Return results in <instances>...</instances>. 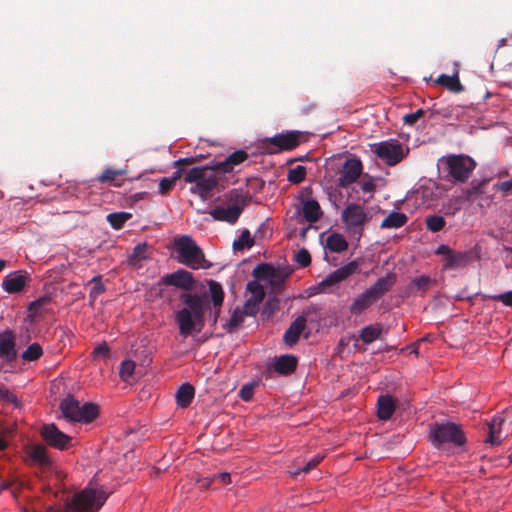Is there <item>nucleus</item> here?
Listing matches in <instances>:
<instances>
[{"label":"nucleus","mask_w":512,"mask_h":512,"mask_svg":"<svg viewBox=\"0 0 512 512\" xmlns=\"http://www.w3.org/2000/svg\"><path fill=\"white\" fill-rule=\"evenodd\" d=\"M439 165L446 172L445 178L456 183H465L470 178L476 168V162L473 158L464 154H451L443 156L439 160Z\"/></svg>","instance_id":"nucleus-5"},{"label":"nucleus","mask_w":512,"mask_h":512,"mask_svg":"<svg viewBox=\"0 0 512 512\" xmlns=\"http://www.w3.org/2000/svg\"><path fill=\"white\" fill-rule=\"evenodd\" d=\"M488 184V180H473L470 184V187L464 189L462 191L461 198L464 201H474L478 198L480 194L484 193V188Z\"/></svg>","instance_id":"nucleus-27"},{"label":"nucleus","mask_w":512,"mask_h":512,"mask_svg":"<svg viewBox=\"0 0 512 512\" xmlns=\"http://www.w3.org/2000/svg\"><path fill=\"white\" fill-rule=\"evenodd\" d=\"M395 283L396 275L394 273H388L385 277L379 278L375 284L353 300L350 306V312L355 315L361 314L385 295Z\"/></svg>","instance_id":"nucleus-6"},{"label":"nucleus","mask_w":512,"mask_h":512,"mask_svg":"<svg viewBox=\"0 0 512 512\" xmlns=\"http://www.w3.org/2000/svg\"><path fill=\"white\" fill-rule=\"evenodd\" d=\"M503 420L500 418H494L489 424V432L486 442L491 444L492 446L498 445L501 442L500 433L496 430V426L500 427Z\"/></svg>","instance_id":"nucleus-38"},{"label":"nucleus","mask_w":512,"mask_h":512,"mask_svg":"<svg viewBox=\"0 0 512 512\" xmlns=\"http://www.w3.org/2000/svg\"><path fill=\"white\" fill-rule=\"evenodd\" d=\"M408 217L405 213L393 211L381 222V229H397L406 224Z\"/></svg>","instance_id":"nucleus-28"},{"label":"nucleus","mask_w":512,"mask_h":512,"mask_svg":"<svg viewBox=\"0 0 512 512\" xmlns=\"http://www.w3.org/2000/svg\"><path fill=\"white\" fill-rule=\"evenodd\" d=\"M215 480H220L223 484L227 485L231 482V476L229 473H219L217 475H214Z\"/></svg>","instance_id":"nucleus-62"},{"label":"nucleus","mask_w":512,"mask_h":512,"mask_svg":"<svg viewBox=\"0 0 512 512\" xmlns=\"http://www.w3.org/2000/svg\"><path fill=\"white\" fill-rule=\"evenodd\" d=\"M27 455L31 465L46 469L52 466V460L47 454L45 446L40 444L31 445L27 448Z\"/></svg>","instance_id":"nucleus-19"},{"label":"nucleus","mask_w":512,"mask_h":512,"mask_svg":"<svg viewBox=\"0 0 512 512\" xmlns=\"http://www.w3.org/2000/svg\"><path fill=\"white\" fill-rule=\"evenodd\" d=\"M495 301L503 303L505 306L512 307V290L490 297Z\"/></svg>","instance_id":"nucleus-54"},{"label":"nucleus","mask_w":512,"mask_h":512,"mask_svg":"<svg viewBox=\"0 0 512 512\" xmlns=\"http://www.w3.org/2000/svg\"><path fill=\"white\" fill-rule=\"evenodd\" d=\"M228 201L230 206L238 207L242 213L243 209L249 204L251 195L248 191L243 192L238 189H233L228 193Z\"/></svg>","instance_id":"nucleus-29"},{"label":"nucleus","mask_w":512,"mask_h":512,"mask_svg":"<svg viewBox=\"0 0 512 512\" xmlns=\"http://www.w3.org/2000/svg\"><path fill=\"white\" fill-rule=\"evenodd\" d=\"M275 374L288 375V354L275 357L274 361L268 365L263 373L266 379L273 378Z\"/></svg>","instance_id":"nucleus-24"},{"label":"nucleus","mask_w":512,"mask_h":512,"mask_svg":"<svg viewBox=\"0 0 512 512\" xmlns=\"http://www.w3.org/2000/svg\"><path fill=\"white\" fill-rule=\"evenodd\" d=\"M308 159V154L304 156L290 158V166H292L295 162L304 161Z\"/></svg>","instance_id":"nucleus-64"},{"label":"nucleus","mask_w":512,"mask_h":512,"mask_svg":"<svg viewBox=\"0 0 512 512\" xmlns=\"http://www.w3.org/2000/svg\"><path fill=\"white\" fill-rule=\"evenodd\" d=\"M425 115V111L423 109H418L413 113H409L403 116L404 124L408 126H413L421 117Z\"/></svg>","instance_id":"nucleus-53"},{"label":"nucleus","mask_w":512,"mask_h":512,"mask_svg":"<svg viewBox=\"0 0 512 512\" xmlns=\"http://www.w3.org/2000/svg\"><path fill=\"white\" fill-rule=\"evenodd\" d=\"M244 316H247L246 313H244V308L242 310H234L229 321L224 325L226 331L228 333L235 331L243 323Z\"/></svg>","instance_id":"nucleus-36"},{"label":"nucleus","mask_w":512,"mask_h":512,"mask_svg":"<svg viewBox=\"0 0 512 512\" xmlns=\"http://www.w3.org/2000/svg\"><path fill=\"white\" fill-rule=\"evenodd\" d=\"M253 244L254 238L251 236L250 231L245 229L241 232L239 238L233 242V249L235 251H242L251 248Z\"/></svg>","instance_id":"nucleus-35"},{"label":"nucleus","mask_w":512,"mask_h":512,"mask_svg":"<svg viewBox=\"0 0 512 512\" xmlns=\"http://www.w3.org/2000/svg\"><path fill=\"white\" fill-rule=\"evenodd\" d=\"M0 358L8 363H12L17 359L15 334L11 330H5L0 333Z\"/></svg>","instance_id":"nucleus-17"},{"label":"nucleus","mask_w":512,"mask_h":512,"mask_svg":"<svg viewBox=\"0 0 512 512\" xmlns=\"http://www.w3.org/2000/svg\"><path fill=\"white\" fill-rule=\"evenodd\" d=\"M306 327V317L299 316L290 324V347L299 339Z\"/></svg>","instance_id":"nucleus-34"},{"label":"nucleus","mask_w":512,"mask_h":512,"mask_svg":"<svg viewBox=\"0 0 512 512\" xmlns=\"http://www.w3.org/2000/svg\"><path fill=\"white\" fill-rule=\"evenodd\" d=\"M382 333V325L379 323L371 324L364 327L360 333V339L365 344H370L380 337Z\"/></svg>","instance_id":"nucleus-32"},{"label":"nucleus","mask_w":512,"mask_h":512,"mask_svg":"<svg viewBox=\"0 0 512 512\" xmlns=\"http://www.w3.org/2000/svg\"><path fill=\"white\" fill-rule=\"evenodd\" d=\"M453 251L454 250H452L449 246L442 244L436 249L435 253L437 255H444L445 259H447L448 255H450Z\"/></svg>","instance_id":"nucleus-60"},{"label":"nucleus","mask_w":512,"mask_h":512,"mask_svg":"<svg viewBox=\"0 0 512 512\" xmlns=\"http://www.w3.org/2000/svg\"><path fill=\"white\" fill-rule=\"evenodd\" d=\"M40 434L49 446L58 450L67 449L71 441V437L59 430L54 423L43 425Z\"/></svg>","instance_id":"nucleus-12"},{"label":"nucleus","mask_w":512,"mask_h":512,"mask_svg":"<svg viewBox=\"0 0 512 512\" xmlns=\"http://www.w3.org/2000/svg\"><path fill=\"white\" fill-rule=\"evenodd\" d=\"M326 248L331 252L341 253L348 248V243L342 234L332 233L326 238Z\"/></svg>","instance_id":"nucleus-31"},{"label":"nucleus","mask_w":512,"mask_h":512,"mask_svg":"<svg viewBox=\"0 0 512 512\" xmlns=\"http://www.w3.org/2000/svg\"><path fill=\"white\" fill-rule=\"evenodd\" d=\"M180 300L185 307L177 311L175 315L176 322L179 326V333L183 337H187L199 326L198 331L204 325L205 310L209 307L206 295H198L192 293L182 294Z\"/></svg>","instance_id":"nucleus-2"},{"label":"nucleus","mask_w":512,"mask_h":512,"mask_svg":"<svg viewBox=\"0 0 512 512\" xmlns=\"http://www.w3.org/2000/svg\"><path fill=\"white\" fill-rule=\"evenodd\" d=\"M436 83L455 93H460L464 90L457 73L451 76L441 74L438 76Z\"/></svg>","instance_id":"nucleus-30"},{"label":"nucleus","mask_w":512,"mask_h":512,"mask_svg":"<svg viewBox=\"0 0 512 512\" xmlns=\"http://www.w3.org/2000/svg\"><path fill=\"white\" fill-rule=\"evenodd\" d=\"M135 367H136V364L134 361L124 360L120 365V370H119L120 378L123 381H128L132 377V375L135 371Z\"/></svg>","instance_id":"nucleus-47"},{"label":"nucleus","mask_w":512,"mask_h":512,"mask_svg":"<svg viewBox=\"0 0 512 512\" xmlns=\"http://www.w3.org/2000/svg\"><path fill=\"white\" fill-rule=\"evenodd\" d=\"M146 251H147V245L145 243L137 244L134 247L132 254L129 256L130 263L133 265H137L142 260L146 259L147 258Z\"/></svg>","instance_id":"nucleus-43"},{"label":"nucleus","mask_w":512,"mask_h":512,"mask_svg":"<svg viewBox=\"0 0 512 512\" xmlns=\"http://www.w3.org/2000/svg\"><path fill=\"white\" fill-rule=\"evenodd\" d=\"M472 261L470 251H453L448 258L444 260V269H460L466 267Z\"/></svg>","instance_id":"nucleus-21"},{"label":"nucleus","mask_w":512,"mask_h":512,"mask_svg":"<svg viewBox=\"0 0 512 512\" xmlns=\"http://www.w3.org/2000/svg\"><path fill=\"white\" fill-rule=\"evenodd\" d=\"M321 214V207L316 200L311 199L302 202V215L309 223L318 221Z\"/></svg>","instance_id":"nucleus-26"},{"label":"nucleus","mask_w":512,"mask_h":512,"mask_svg":"<svg viewBox=\"0 0 512 512\" xmlns=\"http://www.w3.org/2000/svg\"><path fill=\"white\" fill-rule=\"evenodd\" d=\"M215 481V477H204V478H201L198 480V482L200 483V487L203 488V489H208L210 488L211 484Z\"/></svg>","instance_id":"nucleus-61"},{"label":"nucleus","mask_w":512,"mask_h":512,"mask_svg":"<svg viewBox=\"0 0 512 512\" xmlns=\"http://www.w3.org/2000/svg\"><path fill=\"white\" fill-rule=\"evenodd\" d=\"M125 174L124 170L114 169V168H106L97 178L96 180L100 183H112L116 180L118 176H122Z\"/></svg>","instance_id":"nucleus-40"},{"label":"nucleus","mask_w":512,"mask_h":512,"mask_svg":"<svg viewBox=\"0 0 512 512\" xmlns=\"http://www.w3.org/2000/svg\"><path fill=\"white\" fill-rule=\"evenodd\" d=\"M298 359L296 356L290 354V373H292L297 367Z\"/></svg>","instance_id":"nucleus-63"},{"label":"nucleus","mask_w":512,"mask_h":512,"mask_svg":"<svg viewBox=\"0 0 512 512\" xmlns=\"http://www.w3.org/2000/svg\"><path fill=\"white\" fill-rule=\"evenodd\" d=\"M217 171L216 165L213 167H193L185 172L184 181L186 183H194L195 185L190 188V192L199 195L205 200L218 185L219 177Z\"/></svg>","instance_id":"nucleus-3"},{"label":"nucleus","mask_w":512,"mask_h":512,"mask_svg":"<svg viewBox=\"0 0 512 512\" xmlns=\"http://www.w3.org/2000/svg\"><path fill=\"white\" fill-rule=\"evenodd\" d=\"M109 351L110 350L108 345L103 342L94 348L92 355L94 358H106L109 354Z\"/></svg>","instance_id":"nucleus-56"},{"label":"nucleus","mask_w":512,"mask_h":512,"mask_svg":"<svg viewBox=\"0 0 512 512\" xmlns=\"http://www.w3.org/2000/svg\"><path fill=\"white\" fill-rule=\"evenodd\" d=\"M307 140V135L301 131H290V150L296 148L300 143Z\"/></svg>","instance_id":"nucleus-52"},{"label":"nucleus","mask_w":512,"mask_h":512,"mask_svg":"<svg viewBox=\"0 0 512 512\" xmlns=\"http://www.w3.org/2000/svg\"><path fill=\"white\" fill-rule=\"evenodd\" d=\"M107 496L104 491L85 488L75 493L64 503L65 512H97L105 503Z\"/></svg>","instance_id":"nucleus-8"},{"label":"nucleus","mask_w":512,"mask_h":512,"mask_svg":"<svg viewBox=\"0 0 512 512\" xmlns=\"http://www.w3.org/2000/svg\"><path fill=\"white\" fill-rule=\"evenodd\" d=\"M342 220L347 230L360 238L363 234L365 223L368 221L364 208L356 203H349L342 211Z\"/></svg>","instance_id":"nucleus-10"},{"label":"nucleus","mask_w":512,"mask_h":512,"mask_svg":"<svg viewBox=\"0 0 512 512\" xmlns=\"http://www.w3.org/2000/svg\"><path fill=\"white\" fill-rule=\"evenodd\" d=\"M43 354V350L38 343H33L27 347L22 353L21 357L24 361H35L39 359Z\"/></svg>","instance_id":"nucleus-42"},{"label":"nucleus","mask_w":512,"mask_h":512,"mask_svg":"<svg viewBox=\"0 0 512 512\" xmlns=\"http://www.w3.org/2000/svg\"><path fill=\"white\" fill-rule=\"evenodd\" d=\"M376 188L375 182L372 177L367 176L363 179L361 189L363 192L372 193Z\"/></svg>","instance_id":"nucleus-58"},{"label":"nucleus","mask_w":512,"mask_h":512,"mask_svg":"<svg viewBox=\"0 0 512 512\" xmlns=\"http://www.w3.org/2000/svg\"><path fill=\"white\" fill-rule=\"evenodd\" d=\"M209 294L214 308H219L223 304L224 291L220 283L214 280L208 282Z\"/></svg>","instance_id":"nucleus-33"},{"label":"nucleus","mask_w":512,"mask_h":512,"mask_svg":"<svg viewBox=\"0 0 512 512\" xmlns=\"http://www.w3.org/2000/svg\"><path fill=\"white\" fill-rule=\"evenodd\" d=\"M0 399L4 403L13 404L15 407H18L19 401L17 396L12 393L8 388H6L3 384H0Z\"/></svg>","instance_id":"nucleus-48"},{"label":"nucleus","mask_w":512,"mask_h":512,"mask_svg":"<svg viewBox=\"0 0 512 512\" xmlns=\"http://www.w3.org/2000/svg\"><path fill=\"white\" fill-rule=\"evenodd\" d=\"M426 227L431 232H439L441 231L445 225V219L440 215H430L425 219Z\"/></svg>","instance_id":"nucleus-39"},{"label":"nucleus","mask_w":512,"mask_h":512,"mask_svg":"<svg viewBox=\"0 0 512 512\" xmlns=\"http://www.w3.org/2000/svg\"><path fill=\"white\" fill-rule=\"evenodd\" d=\"M60 409L68 421L91 423L99 415V407L91 402L80 404L73 396L68 395L60 403Z\"/></svg>","instance_id":"nucleus-9"},{"label":"nucleus","mask_w":512,"mask_h":512,"mask_svg":"<svg viewBox=\"0 0 512 512\" xmlns=\"http://www.w3.org/2000/svg\"><path fill=\"white\" fill-rule=\"evenodd\" d=\"M429 440L436 448L445 444L461 447L466 443V435L454 422H435L429 425Z\"/></svg>","instance_id":"nucleus-7"},{"label":"nucleus","mask_w":512,"mask_h":512,"mask_svg":"<svg viewBox=\"0 0 512 512\" xmlns=\"http://www.w3.org/2000/svg\"><path fill=\"white\" fill-rule=\"evenodd\" d=\"M174 185V180H171L170 178H162L159 182V193L161 195H166L173 189Z\"/></svg>","instance_id":"nucleus-55"},{"label":"nucleus","mask_w":512,"mask_h":512,"mask_svg":"<svg viewBox=\"0 0 512 512\" xmlns=\"http://www.w3.org/2000/svg\"><path fill=\"white\" fill-rule=\"evenodd\" d=\"M322 460V457L320 456H314L309 461L305 463V465L302 468L292 469L290 467V476L297 477L301 473H308L312 469H314Z\"/></svg>","instance_id":"nucleus-44"},{"label":"nucleus","mask_w":512,"mask_h":512,"mask_svg":"<svg viewBox=\"0 0 512 512\" xmlns=\"http://www.w3.org/2000/svg\"><path fill=\"white\" fill-rule=\"evenodd\" d=\"M195 163V158L193 157H187V158H181L175 161L174 165L177 167V170L174 172L173 176L170 178L171 180H174V183L176 180L180 179L182 175H184V167L185 165H191Z\"/></svg>","instance_id":"nucleus-46"},{"label":"nucleus","mask_w":512,"mask_h":512,"mask_svg":"<svg viewBox=\"0 0 512 512\" xmlns=\"http://www.w3.org/2000/svg\"><path fill=\"white\" fill-rule=\"evenodd\" d=\"M495 189L505 193L512 191V178L506 181L498 182L495 184Z\"/></svg>","instance_id":"nucleus-59"},{"label":"nucleus","mask_w":512,"mask_h":512,"mask_svg":"<svg viewBox=\"0 0 512 512\" xmlns=\"http://www.w3.org/2000/svg\"><path fill=\"white\" fill-rule=\"evenodd\" d=\"M209 214L214 220L224 221L229 224H234L237 222L238 218L241 215L240 209L238 207H233L228 205L225 206H216L213 208Z\"/></svg>","instance_id":"nucleus-20"},{"label":"nucleus","mask_w":512,"mask_h":512,"mask_svg":"<svg viewBox=\"0 0 512 512\" xmlns=\"http://www.w3.org/2000/svg\"><path fill=\"white\" fill-rule=\"evenodd\" d=\"M432 284H435V280L426 275H421L411 281V287L422 293L427 291Z\"/></svg>","instance_id":"nucleus-41"},{"label":"nucleus","mask_w":512,"mask_h":512,"mask_svg":"<svg viewBox=\"0 0 512 512\" xmlns=\"http://www.w3.org/2000/svg\"><path fill=\"white\" fill-rule=\"evenodd\" d=\"M162 283L183 290H191L196 281L191 272L184 269H179L173 273L165 275L162 278Z\"/></svg>","instance_id":"nucleus-16"},{"label":"nucleus","mask_w":512,"mask_h":512,"mask_svg":"<svg viewBox=\"0 0 512 512\" xmlns=\"http://www.w3.org/2000/svg\"><path fill=\"white\" fill-rule=\"evenodd\" d=\"M195 396V389L189 383H183L177 390L176 403L181 408H187Z\"/></svg>","instance_id":"nucleus-25"},{"label":"nucleus","mask_w":512,"mask_h":512,"mask_svg":"<svg viewBox=\"0 0 512 512\" xmlns=\"http://www.w3.org/2000/svg\"><path fill=\"white\" fill-rule=\"evenodd\" d=\"M253 394L254 386L252 384L244 385L239 392L241 399L244 401H249L253 397Z\"/></svg>","instance_id":"nucleus-57"},{"label":"nucleus","mask_w":512,"mask_h":512,"mask_svg":"<svg viewBox=\"0 0 512 512\" xmlns=\"http://www.w3.org/2000/svg\"><path fill=\"white\" fill-rule=\"evenodd\" d=\"M91 282L94 284L91 291H90V298L95 300L100 294L105 292V286L101 281V276H95L92 278Z\"/></svg>","instance_id":"nucleus-49"},{"label":"nucleus","mask_w":512,"mask_h":512,"mask_svg":"<svg viewBox=\"0 0 512 512\" xmlns=\"http://www.w3.org/2000/svg\"><path fill=\"white\" fill-rule=\"evenodd\" d=\"M253 280L246 285V291L250 294L244 303V313L255 316L259 311V305L266 296L265 286L273 293L284 289L288 278V268L274 266L271 263H260L252 271Z\"/></svg>","instance_id":"nucleus-1"},{"label":"nucleus","mask_w":512,"mask_h":512,"mask_svg":"<svg viewBox=\"0 0 512 512\" xmlns=\"http://www.w3.org/2000/svg\"><path fill=\"white\" fill-rule=\"evenodd\" d=\"M50 300L51 298L49 296H42L29 304L28 311L31 314L36 315L39 312L40 308L48 304Z\"/></svg>","instance_id":"nucleus-51"},{"label":"nucleus","mask_w":512,"mask_h":512,"mask_svg":"<svg viewBox=\"0 0 512 512\" xmlns=\"http://www.w3.org/2000/svg\"><path fill=\"white\" fill-rule=\"evenodd\" d=\"M130 218L131 214L127 212H115L107 215V221L114 229H121Z\"/></svg>","instance_id":"nucleus-37"},{"label":"nucleus","mask_w":512,"mask_h":512,"mask_svg":"<svg viewBox=\"0 0 512 512\" xmlns=\"http://www.w3.org/2000/svg\"><path fill=\"white\" fill-rule=\"evenodd\" d=\"M363 166L359 159L357 158H349L347 159L341 170L340 177L338 179V186L341 188H346L349 185L353 184L357 181V179L362 174Z\"/></svg>","instance_id":"nucleus-14"},{"label":"nucleus","mask_w":512,"mask_h":512,"mask_svg":"<svg viewBox=\"0 0 512 512\" xmlns=\"http://www.w3.org/2000/svg\"><path fill=\"white\" fill-rule=\"evenodd\" d=\"M30 281L31 277L27 271H13L3 278L2 288L9 294H15L23 291Z\"/></svg>","instance_id":"nucleus-15"},{"label":"nucleus","mask_w":512,"mask_h":512,"mask_svg":"<svg viewBox=\"0 0 512 512\" xmlns=\"http://www.w3.org/2000/svg\"><path fill=\"white\" fill-rule=\"evenodd\" d=\"M248 154L244 150H237L231 153L224 161L216 164L217 170L223 173H229L234 167L247 160Z\"/></svg>","instance_id":"nucleus-22"},{"label":"nucleus","mask_w":512,"mask_h":512,"mask_svg":"<svg viewBox=\"0 0 512 512\" xmlns=\"http://www.w3.org/2000/svg\"><path fill=\"white\" fill-rule=\"evenodd\" d=\"M307 168L303 165L290 166V183L299 184L305 180Z\"/></svg>","instance_id":"nucleus-45"},{"label":"nucleus","mask_w":512,"mask_h":512,"mask_svg":"<svg viewBox=\"0 0 512 512\" xmlns=\"http://www.w3.org/2000/svg\"><path fill=\"white\" fill-rule=\"evenodd\" d=\"M259 147L268 154H276L288 150V132H282L273 137L263 139Z\"/></svg>","instance_id":"nucleus-18"},{"label":"nucleus","mask_w":512,"mask_h":512,"mask_svg":"<svg viewBox=\"0 0 512 512\" xmlns=\"http://www.w3.org/2000/svg\"><path fill=\"white\" fill-rule=\"evenodd\" d=\"M295 262L301 267H307L311 263V255L305 248L299 250L294 256Z\"/></svg>","instance_id":"nucleus-50"},{"label":"nucleus","mask_w":512,"mask_h":512,"mask_svg":"<svg viewBox=\"0 0 512 512\" xmlns=\"http://www.w3.org/2000/svg\"><path fill=\"white\" fill-rule=\"evenodd\" d=\"M358 269V262L351 261L348 264L328 274L321 282H319L318 286L322 292H325L327 288L346 280L349 276L356 273Z\"/></svg>","instance_id":"nucleus-13"},{"label":"nucleus","mask_w":512,"mask_h":512,"mask_svg":"<svg viewBox=\"0 0 512 512\" xmlns=\"http://www.w3.org/2000/svg\"><path fill=\"white\" fill-rule=\"evenodd\" d=\"M375 153L377 157L385 161L389 166L398 164L405 157L403 147L397 140L379 143L375 149Z\"/></svg>","instance_id":"nucleus-11"},{"label":"nucleus","mask_w":512,"mask_h":512,"mask_svg":"<svg viewBox=\"0 0 512 512\" xmlns=\"http://www.w3.org/2000/svg\"><path fill=\"white\" fill-rule=\"evenodd\" d=\"M396 405L391 395H381L377 401V416L380 420L386 421L395 412Z\"/></svg>","instance_id":"nucleus-23"},{"label":"nucleus","mask_w":512,"mask_h":512,"mask_svg":"<svg viewBox=\"0 0 512 512\" xmlns=\"http://www.w3.org/2000/svg\"><path fill=\"white\" fill-rule=\"evenodd\" d=\"M173 247L177 252V261L191 269L209 268L206 265L205 254L195 240L189 235H182L173 241Z\"/></svg>","instance_id":"nucleus-4"}]
</instances>
